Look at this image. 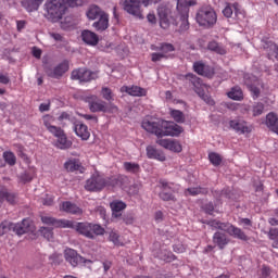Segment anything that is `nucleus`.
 <instances>
[{
	"label": "nucleus",
	"mask_w": 278,
	"mask_h": 278,
	"mask_svg": "<svg viewBox=\"0 0 278 278\" xmlns=\"http://www.w3.org/2000/svg\"><path fill=\"white\" fill-rule=\"evenodd\" d=\"M79 5H84V0H47L43 5L45 16L51 23H58L64 18L68 8H77Z\"/></svg>",
	"instance_id": "f257e3e1"
},
{
	"label": "nucleus",
	"mask_w": 278,
	"mask_h": 278,
	"mask_svg": "<svg viewBox=\"0 0 278 278\" xmlns=\"http://www.w3.org/2000/svg\"><path fill=\"white\" fill-rule=\"evenodd\" d=\"M141 127L149 134H154L157 138H164V136L178 137L184 134V127L168 121L151 122L144 119Z\"/></svg>",
	"instance_id": "f03ea898"
},
{
	"label": "nucleus",
	"mask_w": 278,
	"mask_h": 278,
	"mask_svg": "<svg viewBox=\"0 0 278 278\" xmlns=\"http://www.w3.org/2000/svg\"><path fill=\"white\" fill-rule=\"evenodd\" d=\"M206 224L213 229H219V231H225V233H228V236H231V238H236L237 240H242L243 242H248L249 240V236H247V233L243 232L241 228H238L229 222L223 223L217 219H212L208 220Z\"/></svg>",
	"instance_id": "7ed1b4c3"
},
{
	"label": "nucleus",
	"mask_w": 278,
	"mask_h": 278,
	"mask_svg": "<svg viewBox=\"0 0 278 278\" xmlns=\"http://www.w3.org/2000/svg\"><path fill=\"white\" fill-rule=\"evenodd\" d=\"M10 231H13L17 236L29 233V231H31V222L29 219H23L22 223L17 224L9 220L2 222L0 224V236H5V233Z\"/></svg>",
	"instance_id": "20e7f679"
},
{
	"label": "nucleus",
	"mask_w": 278,
	"mask_h": 278,
	"mask_svg": "<svg viewBox=\"0 0 278 278\" xmlns=\"http://www.w3.org/2000/svg\"><path fill=\"white\" fill-rule=\"evenodd\" d=\"M195 21L200 27H205L210 29L213 25H216V21H218V16L216 15V11L210 5L201 7L195 15Z\"/></svg>",
	"instance_id": "39448f33"
},
{
	"label": "nucleus",
	"mask_w": 278,
	"mask_h": 278,
	"mask_svg": "<svg viewBox=\"0 0 278 278\" xmlns=\"http://www.w3.org/2000/svg\"><path fill=\"white\" fill-rule=\"evenodd\" d=\"M191 5H197V0H177L176 10L180 18V31H188L190 29V22L188 17L190 14Z\"/></svg>",
	"instance_id": "423d86ee"
},
{
	"label": "nucleus",
	"mask_w": 278,
	"mask_h": 278,
	"mask_svg": "<svg viewBox=\"0 0 278 278\" xmlns=\"http://www.w3.org/2000/svg\"><path fill=\"white\" fill-rule=\"evenodd\" d=\"M185 79H187V81H190V84H192L194 88V92H197V94L200 97L202 101L206 102L207 105L215 104L214 99H212V97H210V94L205 92V85L203 84L201 78L197 77V75L194 74H187L185 76Z\"/></svg>",
	"instance_id": "0eeeda50"
},
{
	"label": "nucleus",
	"mask_w": 278,
	"mask_h": 278,
	"mask_svg": "<svg viewBox=\"0 0 278 278\" xmlns=\"http://www.w3.org/2000/svg\"><path fill=\"white\" fill-rule=\"evenodd\" d=\"M76 231H78V233L81 236H85V238L94 240L96 236H104L105 228L99 224L78 223L76 225Z\"/></svg>",
	"instance_id": "6e6552de"
},
{
	"label": "nucleus",
	"mask_w": 278,
	"mask_h": 278,
	"mask_svg": "<svg viewBox=\"0 0 278 278\" xmlns=\"http://www.w3.org/2000/svg\"><path fill=\"white\" fill-rule=\"evenodd\" d=\"M161 192L159 197L162 201H173L174 203L177 201L175 194L179 192V185L174 182H168L166 180H160Z\"/></svg>",
	"instance_id": "1a4fd4ad"
},
{
	"label": "nucleus",
	"mask_w": 278,
	"mask_h": 278,
	"mask_svg": "<svg viewBox=\"0 0 278 278\" xmlns=\"http://www.w3.org/2000/svg\"><path fill=\"white\" fill-rule=\"evenodd\" d=\"M71 79L88 84V81H94V79H99V72H92L88 68L80 67L72 72Z\"/></svg>",
	"instance_id": "9d476101"
},
{
	"label": "nucleus",
	"mask_w": 278,
	"mask_h": 278,
	"mask_svg": "<svg viewBox=\"0 0 278 278\" xmlns=\"http://www.w3.org/2000/svg\"><path fill=\"white\" fill-rule=\"evenodd\" d=\"M64 258L67 264L73 266V268H77V266H79V262H83V264H92V261L86 260L84 256L79 255L76 250L71 248L65 249Z\"/></svg>",
	"instance_id": "9b49d317"
},
{
	"label": "nucleus",
	"mask_w": 278,
	"mask_h": 278,
	"mask_svg": "<svg viewBox=\"0 0 278 278\" xmlns=\"http://www.w3.org/2000/svg\"><path fill=\"white\" fill-rule=\"evenodd\" d=\"M105 188V178L99 174H93L89 179H87L85 189L89 192H101Z\"/></svg>",
	"instance_id": "f8f14e48"
},
{
	"label": "nucleus",
	"mask_w": 278,
	"mask_h": 278,
	"mask_svg": "<svg viewBox=\"0 0 278 278\" xmlns=\"http://www.w3.org/2000/svg\"><path fill=\"white\" fill-rule=\"evenodd\" d=\"M41 223L43 225H50V227H55L60 229H74L75 224L73 222L67 220V219H56L51 216H41Z\"/></svg>",
	"instance_id": "ddd939ff"
},
{
	"label": "nucleus",
	"mask_w": 278,
	"mask_h": 278,
	"mask_svg": "<svg viewBox=\"0 0 278 278\" xmlns=\"http://www.w3.org/2000/svg\"><path fill=\"white\" fill-rule=\"evenodd\" d=\"M87 101L89 103V110L90 112L97 113V112H108L109 106L108 102L99 99L97 96H90L87 98Z\"/></svg>",
	"instance_id": "4468645a"
},
{
	"label": "nucleus",
	"mask_w": 278,
	"mask_h": 278,
	"mask_svg": "<svg viewBox=\"0 0 278 278\" xmlns=\"http://www.w3.org/2000/svg\"><path fill=\"white\" fill-rule=\"evenodd\" d=\"M230 128L233 129V131H236L237 134H251V131H253V126L249 125V123H247V121L244 119H231L229 122Z\"/></svg>",
	"instance_id": "2eb2a0df"
},
{
	"label": "nucleus",
	"mask_w": 278,
	"mask_h": 278,
	"mask_svg": "<svg viewBox=\"0 0 278 278\" xmlns=\"http://www.w3.org/2000/svg\"><path fill=\"white\" fill-rule=\"evenodd\" d=\"M124 10L132 16H137V18H144L142 10H140V0H125Z\"/></svg>",
	"instance_id": "dca6fc26"
},
{
	"label": "nucleus",
	"mask_w": 278,
	"mask_h": 278,
	"mask_svg": "<svg viewBox=\"0 0 278 278\" xmlns=\"http://www.w3.org/2000/svg\"><path fill=\"white\" fill-rule=\"evenodd\" d=\"M68 68V61H63L54 68L48 67L46 70V74L48 75V77H52V79H60V77H62L64 73H67Z\"/></svg>",
	"instance_id": "f3484780"
},
{
	"label": "nucleus",
	"mask_w": 278,
	"mask_h": 278,
	"mask_svg": "<svg viewBox=\"0 0 278 278\" xmlns=\"http://www.w3.org/2000/svg\"><path fill=\"white\" fill-rule=\"evenodd\" d=\"M156 144L163 147V149H167V151H173L174 153H181V151H184L181 143L173 139H157Z\"/></svg>",
	"instance_id": "a211bd4d"
},
{
	"label": "nucleus",
	"mask_w": 278,
	"mask_h": 278,
	"mask_svg": "<svg viewBox=\"0 0 278 278\" xmlns=\"http://www.w3.org/2000/svg\"><path fill=\"white\" fill-rule=\"evenodd\" d=\"M193 71L198 75H201L202 77H207L208 79H212L214 77V70L212 66L206 65L203 63V61H197L193 63Z\"/></svg>",
	"instance_id": "6ab92c4d"
},
{
	"label": "nucleus",
	"mask_w": 278,
	"mask_h": 278,
	"mask_svg": "<svg viewBox=\"0 0 278 278\" xmlns=\"http://www.w3.org/2000/svg\"><path fill=\"white\" fill-rule=\"evenodd\" d=\"M157 15L162 29H168L170 27V9L166 5H160L157 8Z\"/></svg>",
	"instance_id": "aec40b11"
},
{
	"label": "nucleus",
	"mask_w": 278,
	"mask_h": 278,
	"mask_svg": "<svg viewBox=\"0 0 278 278\" xmlns=\"http://www.w3.org/2000/svg\"><path fill=\"white\" fill-rule=\"evenodd\" d=\"M64 168L67 173H79L80 175L86 173V167L81 165V161H79V159H70L64 163Z\"/></svg>",
	"instance_id": "412c9836"
},
{
	"label": "nucleus",
	"mask_w": 278,
	"mask_h": 278,
	"mask_svg": "<svg viewBox=\"0 0 278 278\" xmlns=\"http://www.w3.org/2000/svg\"><path fill=\"white\" fill-rule=\"evenodd\" d=\"M74 131L81 140L90 139V130L88 129V126L81 122L74 123Z\"/></svg>",
	"instance_id": "4be33fe9"
},
{
	"label": "nucleus",
	"mask_w": 278,
	"mask_h": 278,
	"mask_svg": "<svg viewBox=\"0 0 278 278\" xmlns=\"http://www.w3.org/2000/svg\"><path fill=\"white\" fill-rule=\"evenodd\" d=\"M122 92H127L130 97H147V89L139 86H123Z\"/></svg>",
	"instance_id": "5701e85b"
},
{
	"label": "nucleus",
	"mask_w": 278,
	"mask_h": 278,
	"mask_svg": "<svg viewBox=\"0 0 278 278\" xmlns=\"http://www.w3.org/2000/svg\"><path fill=\"white\" fill-rule=\"evenodd\" d=\"M146 151L149 160H157L159 162H166V155L162 151L155 149L153 146H148Z\"/></svg>",
	"instance_id": "b1692460"
},
{
	"label": "nucleus",
	"mask_w": 278,
	"mask_h": 278,
	"mask_svg": "<svg viewBox=\"0 0 278 278\" xmlns=\"http://www.w3.org/2000/svg\"><path fill=\"white\" fill-rule=\"evenodd\" d=\"M233 10L237 18H240V14H242V11L240 10V4L238 2L227 4L223 10L224 16H226V18H231V16H233Z\"/></svg>",
	"instance_id": "393cba45"
},
{
	"label": "nucleus",
	"mask_w": 278,
	"mask_h": 278,
	"mask_svg": "<svg viewBox=\"0 0 278 278\" xmlns=\"http://www.w3.org/2000/svg\"><path fill=\"white\" fill-rule=\"evenodd\" d=\"M213 243L223 251L229 244V238L224 232L217 231L213 235Z\"/></svg>",
	"instance_id": "a878e982"
},
{
	"label": "nucleus",
	"mask_w": 278,
	"mask_h": 278,
	"mask_svg": "<svg viewBox=\"0 0 278 278\" xmlns=\"http://www.w3.org/2000/svg\"><path fill=\"white\" fill-rule=\"evenodd\" d=\"M81 38L90 47H97L99 45V36L90 30H83Z\"/></svg>",
	"instance_id": "bb28decb"
},
{
	"label": "nucleus",
	"mask_w": 278,
	"mask_h": 278,
	"mask_svg": "<svg viewBox=\"0 0 278 278\" xmlns=\"http://www.w3.org/2000/svg\"><path fill=\"white\" fill-rule=\"evenodd\" d=\"M54 147H56V149H61V151H66V149H71V147H73V141L68 140V136H66L65 132L64 135L56 137Z\"/></svg>",
	"instance_id": "cd10ccee"
},
{
	"label": "nucleus",
	"mask_w": 278,
	"mask_h": 278,
	"mask_svg": "<svg viewBox=\"0 0 278 278\" xmlns=\"http://www.w3.org/2000/svg\"><path fill=\"white\" fill-rule=\"evenodd\" d=\"M61 210L63 212H66L67 214H75L78 216L84 214V211L79 206H77V204L70 201L63 202L61 205Z\"/></svg>",
	"instance_id": "c85d7f7f"
},
{
	"label": "nucleus",
	"mask_w": 278,
	"mask_h": 278,
	"mask_svg": "<svg viewBox=\"0 0 278 278\" xmlns=\"http://www.w3.org/2000/svg\"><path fill=\"white\" fill-rule=\"evenodd\" d=\"M110 207L112 210L113 217L119 218L121 212H123V210H126L127 204L121 200H114L110 203Z\"/></svg>",
	"instance_id": "c756f323"
},
{
	"label": "nucleus",
	"mask_w": 278,
	"mask_h": 278,
	"mask_svg": "<svg viewBox=\"0 0 278 278\" xmlns=\"http://www.w3.org/2000/svg\"><path fill=\"white\" fill-rule=\"evenodd\" d=\"M93 27L97 31H105L110 27V15L102 13L99 21L93 23Z\"/></svg>",
	"instance_id": "7c9ffc66"
},
{
	"label": "nucleus",
	"mask_w": 278,
	"mask_h": 278,
	"mask_svg": "<svg viewBox=\"0 0 278 278\" xmlns=\"http://www.w3.org/2000/svg\"><path fill=\"white\" fill-rule=\"evenodd\" d=\"M262 42L263 49L267 51L268 55H275L278 60V46L270 40H263Z\"/></svg>",
	"instance_id": "2f4dec72"
},
{
	"label": "nucleus",
	"mask_w": 278,
	"mask_h": 278,
	"mask_svg": "<svg viewBox=\"0 0 278 278\" xmlns=\"http://www.w3.org/2000/svg\"><path fill=\"white\" fill-rule=\"evenodd\" d=\"M43 0H22V5L27 12H36Z\"/></svg>",
	"instance_id": "473e14b6"
},
{
	"label": "nucleus",
	"mask_w": 278,
	"mask_h": 278,
	"mask_svg": "<svg viewBox=\"0 0 278 278\" xmlns=\"http://www.w3.org/2000/svg\"><path fill=\"white\" fill-rule=\"evenodd\" d=\"M227 97L232 99V101H242V99H244V93L242 92V88L235 86L227 93Z\"/></svg>",
	"instance_id": "72a5a7b5"
},
{
	"label": "nucleus",
	"mask_w": 278,
	"mask_h": 278,
	"mask_svg": "<svg viewBox=\"0 0 278 278\" xmlns=\"http://www.w3.org/2000/svg\"><path fill=\"white\" fill-rule=\"evenodd\" d=\"M169 116L175 121V123H186V115L180 110L169 109Z\"/></svg>",
	"instance_id": "f704fd0d"
},
{
	"label": "nucleus",
	"mask_w": 278,
	"mask_h": 278,
	"mask_svg": "<svg viewBox=\"0 0 278 278\" xmlns=\"http://www.w3.org/2000/svg\"><path fill=\"white\" fill-rule=\"evenodd\" d=\"M101 14H103L101 12V8L97 7V5H91L89 7L88 11H87V17L90 21H94L97 18H99V16H101Z\"/></svg>",
	"instance_id": "c9c22d12"
},
{
	"label": "nucleus",
	"mask_w": 278,
	"mask_h": 278,
	"mask_svg": "<svg viewBox=\"0 0 278 278\" xmlns=\"http://www.w3.org/2000/svg\"><path fill=\"white\" fill-rule=\"evenodd\" d=\"M123 166L126 173H131L132 175L140 173V164L138 163L124 162Z\"/></svg>",
	"instance_id": "e433bc0d"
},
{
	"label": "nucleus",
	"mask_w": 278,
	"mask_h": 278,
	"mask_svg": "<svg viewBox=\"0 0 278 278\" xmlns=\"http://www.w3.org/2000/svg\"><path fill=\"white\" fill-rule=\"evenodd\" d=\"M207 49L210 51H214L215 53H218L219 55H225V53H227V50H225V48L216 41H210L207 45Z\"/></svg>",
	"instance_id": "4c0bfd02"
},
{
	"label": "nucleus",
	"mask_w": 278,
	"mask_h": 278,
	"mask_svg": "<svg viewBox=\"0 0 278 278\" xmlns=\"http://www.w3.org/2000/svg\"><path fill=\"white\" fill-rule=\"evenodd\" d=\"M2 157L9 166H14L16 164V155L12 151L3 152Z\"/></svg>",
	"instance_id": "58836bf2"
},
{
	"label": "nucleus",
	"mask_w": 278,
	"mask_h": 278,
	"mask_svg": "<svg viewBox=\"0 0 278 278\" xmlns=\"http://www.w3.org/2000/svg\"><path fill=\"white\" fill-rule=\"evenodd\" d=\"M186 197L190 194L191 197H197L198 194H207V189L201 188V187H193V188H188L185 191Z\"/></svg>",
	"instance_id": "ea45409f"
},
{
	"label": "nucleus",
	"mask_w": 278,
	"mask_h": 278,
	"mask_svg": "<svg viewBox=\"0 0 278 278\" xmlns=\"http://www.w3.org/2000/svg\"><path fill=\"white\" fill-rule=\"evenodd\" d=\"M159 257L160 260H163V262H175V260H177V256H175L170 250L161 251Z\"/></svg>",
	"instance_id": "a19ab883"
},
{
	"label": "nucleus",
	"mask_w": 278,
	"mask_h": 278,
	"mask_svg": "<svg viewBox=\"0 0 278 278\" xmlns=\"http://www.w3.org/2000/svg\"><path fill=\"white\" fill-rule=\"evenodd\" d=\"M248 88L250 90V92H252V97L253 99H257L261 94V89L262 86L260 85V80H257L256 83L252 84V85H248Z\"/></svg>",
	"instance_id": "79ce46f5"
},
{
	"label": "nucleus",
	"mask_w": 278,
	"mask_h": 278,
	"mask_svg": "<svg viewBox=\"0 0 278 278\" xmlns=\"http://www.w3.org/2000/svg\"><path fill=\"white\" fill-rule=\"evenodd\" d=\"M41 121L48 131L51 129V127H55V125H53V123H55V118L50 114L43 115Z\"/></svg>",
	"instance_id": "37998d69"
},
{
	"label": "nucleus",
	"mask_w": 278,
	"mask_h": 278,
	"mask_svg": "<svg viewBox=\"0 0 278 278\" xmlns=\"http://www.w3.org/2000/svg\"><path fill=\"white\" fill-rule=\"evenodd\" d=\"M208 160L211 164H213V166H220V164L223 163V157L216 152L208 153Z\"/></svg>",
	"instance_id": "c03bdc74"
},
{
	"label": "nucleus",
	"mask_w": 278,
	"mask_h": 278,
	"mask_svg": "<svg viewBox=\"0 0 278 278\" xmlns=\"http://www.w3.org/2000/svg\"><path fill=\"white\" fill-rule=\"evenodd\" d=\"M41 236L48 240V242L53 241V228H48V227H41L39 229Z\"/></svg>",
	"instance_id": "a18cd8bd"
},
{
	"label": "nucleus",
	"mask_w": 278,
	"mask_h": 278,
	"mask_svg": "<svg viewBox=\"0 0 278 278\" xmlns=\"http://www.w3.org/2000/svg\"><path fill=\"white\" fill-rule=\"evenodd\" d=\"M101 94L105 101H114V93H112V89L109 87H102Z\"/></svg>",
	"instance_id": "49530a36"
},
{
	"label": "nucleus",
	"mask_w": 278,
	"mask_h": 278,
	"mask_svg": "<svg viewBox=\"0 0 278 278\" xmlns=\"http://www.w3.org/2000/svg\"><path fill=\"white\" fill-rule=\"evenodd\" d=\"M118 186V178L112 176L104 178V188H116Z\"/></svg>",
	"instance_id": "de8ad7c7"
},
{
	"label": "nucleus",
	"mask_w": 278,
	"mask_h": 278,
	"mask_svg": "<svg viewBox=\"0 0 278 278\" xmlns=\"http://www.w3.org/2000/svg\"><path fill=\"white\" fill-rule=\"evenodd\" d=\"M36 177V170H30V172H25L24 174L21 175V181L24 184H29Z\"/></svg>",
	"instance_id": "09e8293b"
},
{
	"label": "nucleus",
	"mask_w": 278,
	"mask_h": 278,
	"mask_svg": "<svg viewBox=\"0 0 278 278\" xmlns=\"http://www.w3.org/2000/svg\"><path fill=\"white\" fill-rule=\"evenodd\" d=\"M48 131L49 134L53 135L54 138H60V136L65 134L64 129H62V127L59 126L51 127Z\"/></svg>",
	"instance_id": "8fccbe9b"
},
{
	"label": "nucleus",
	"mask_w": 278,
	"mask_h": 278,
	"mask_svg": "<svg viewBox=\"0 0 278 278\" xmlns=\"http://www.w3.org/2000/svg\"><path fill=\"white\" fill-rule=\"evenodd\" d=\"M253 116H262L264 114V104L258 102L253 106Z\"/></svg>",
	"instance_id": "3c124183"
},
{
	"label": "nucleus",
	"mask_w": 278,
	"mask_h": 278,
	"mask_svg": "<svg viewBox=\"0 0 278 278\" xmlns=\"http://www.w3.org/2000/svg\"><path fill=\"white\" fill-rule=\"evenodd\" d=\"M157 50L162 51L164 55V53H172V51H175V46L172 43H163Z\"/></svg>",
	"instance_id": "603ef678"
},
{
	"label": "nucleus",
	"mask_w": 278,
	"mask_h": 278,
	"mask_svg": "<svg viewBox=\"0 0 278 278\" xmlns=\"http://www.w3.org/2000/svg\"><path fill=\"white\" fill-rule=\"evenodd\" d=\"M4 200L10 203V205H14L16 203V195L14 193H10L4 191Z\"/></svg>",
	"instance_id": "864d4df0"
},
{
	"label": "nucleus",
	"mask_w": 278,
	"mask_h": 278,
	"mask_svg": "<svg viewBox=\"0 0 278 278\" xmlns=\"http://www.w3.org/2000/svg\"><path fill=\"white\" fill-rule=\"evenodd\" d=\"M109 238L111 242H114L117 245L121 244V236L118 235V232L111 231Z\"/></svg>",
	"instance_id": "5fc2aeb1"
},
{
	"label": "nucleus",
	"mask_w": 278,
	"mask_h": 278,
	"mask_svg": "<svg viewBox=\"0 0 278 278\" xmlns=\"http://www.w3.org/2000/svg\"><path fill=\"white\" fill-rule=\"evenodd\" d=\"M164 58H166V54L164 53L153 52L151 54L152 62H161L162 60H164Z\"/></svg>",
	"instance_id": "6e6d98bb"
},
{
	"label": "nucleus",
	"mask_w": 278,
	"mask_h": 278,
	"mask_svg": "<svg viewBox=\"0 0 278 278\" xmlns=\"http://www.w3.org/2000/svg\"><path fill=\"white\" fill-rule=\"evenodd\" d=\"M203 210L206 214H210L212 216V214H214V203L207 202L203 205Z\"/></svg>",
	"instance_id": "4d7b16f0"
},
{
	"label": "nucleus",
	"mask_w": 278,
	"mask_h": 278,
	"mask_svg": "<svg viewBox=\"0 0 278 278\" xmlns=\"http://www.w3.org/2000/svg\"><path fill=\"white\" fill-rule=\"evenodd\" d=\"M174 253H186V245L181 243H177L173 245Z\"/></svg>",
	"instance_id": "13d9d810"
},
{
	"label": "nucleus",
	"mask_w": 278,
	"mask_h": 278,
	"mask_svg": "<svg viewBox=\"0 0 278 278\" xmlns=\"http://www.w3.org/2000/svg\"><path fill=\"white\" fill-rule=\"evenodd\" d=\"M0 84L8 86V84H10V76H8V74L0 73Z\"/></svg>",
	"instance_id": "bf43d9fd"
},
{
	"label": "nucleus",
	"mask_w": 278,
	"mask_h": 278,
	"mask_svg": "<svg viewBox=\"0 0 278 278\" xmlns=\"http://www.w3.org/2000/svg\"><path fill=\"white\" fill-rule=\"evenodd\" d=\"M42 205H47V206L53 205V197L46 195V198L42 199Z\"/></svg>",
	"instance_id": "052dcab7"
},
{
	"label": "nucleus",
	"mask_w": 278,
	"mask_h": 278,
	"mask_svg": "<svg viewBox=\"0 0 278 278\" xmlns=\"http://www.w3.org/2000/svg\"><path fill=\"white\" fill-rule=\"evenodd\" d=\"M147 20L152 25H155L157 23V17H155V13H149Z\"/></svg>",
	"instance_id": "680f3d73"
},
{
	"label": "nucleus",
	"mask_w": 278,
	"mask_h": 278,
	"mask_svg": "<svg viewBox=\"0 0 278 278\" xmlns=\"http://www.w3.org/2000/svg\"><path fill=\"white\" fill-rule=\"evenodd\" d=\"M51 38H53V40H55L56 42H62L64 40V37H62V35L58 34V33H51L50 34Z\"/></svg>",
	"instance_id": "e2e57ef3"
},
{
	"label": "nucleus",
	"mask_w": 278,
	"mask_h": 278,
	"mask_svg": "<svg viewBox=\"0 0 278 278\" xmlns=\"http://www.w3.org/2000/svg\"><path fill=\"white\" fill-rule=\"evenodd\" d=\"M50 109H51V104L50 103H41L39 105V111H41V112H49Z\"/></svg>",
	"instance_id": "0e129e2a"
},
{
	"label": "nucleus",
	"mask_w": 278,
	"mask_h": 278,
	"mask_svg": "<svg viewBox=\"0 0 278 278\" xmlns=\"http://www.w3.org/2000/svg\"><path fill=\"white\" fill-rule=\"evenodd\" d=\"M16 25H17V31H22V29H25V25H27V22L21 20L16 22Z\"/></svg>",
	"instance_id": "69168bd1"
},
{
	"label": "nucleus",
	"mask_w": 278,
	"mask_h": 278,
	"mask_svg": "<svg viewBox=\"0 0 278 278\" xmlns=\"http://www.w3.org/2000/svg\"><path fill=\"white\" fill-rule=\"evenodd\" d=\"M270 276V267L263 266L262 268V277L266 278Z\"/></svg>",
	"instance_id": "338daca9"
},
{
	"label": "nucleus",
	"mask_w": 278,
	"mask_h": 278,
	"mask_svg": "<svg viewBox=\"0 0 278 278\" xmlns=\"http://www.w3.org/2000/svg\"><path fill=\"white\" fill-rule=\"evenodd\" d=\"M59 121H71V114L66 112L61 113V115L59 116Z\"/></svg>",
	"instance_id": "774afa93"
}]
</instances>
